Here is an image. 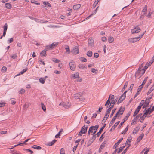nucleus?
<instances>
[{
  "mask_svg": "<svg viewBox=\"0 0 154 154\" xmlns=\"http://www.w3.org/2000/svg\"><path fill=\"white\" fill-rule=\"evenodd\" d=\"M146 32L145 31V32L141 35L139 36L138 37L132 38H129L128 39V42L131 43H134L136 42L137 41H139L142 37L143 35Z\"/></svg>",
  "mask_w": 154,
  "mask_h": 154,
  "instance_id": "nucleus-1",
  "label": "nucleus"
},
{
  "mask_svg": "<svg viewBox=\"0 0 154 154\" xmlns=\"http://www.w3.org/2000/svg\"><path fill=\"white\" fill-rule=\"evenodd\" d=\"M69 65L70 69L72 71H74L75 69L76 65L74 61L71 60L69 63Z\"/></svg>",
  "mask_w": 154,
  "mask_h": 154,
  "instance_id": "nucleus-2",
  "label": "nucleus"
},
{
  "mask_svg": "<svg viewBox=\"0 0 154 154\" xmlns=\"http://www.w3.org/2000/svg\"><path fill=\"white\" fill-rule=\"evenodd\" d=\"M93 39L92 38H90L88 40V47L90 48H91L94 47V43Z\"/></svg>",
  "mask_w": 154,
  "mask_h": 154,
  "instance_id": "nucleus-3",
  "label": "nucleus"
},
{
  "mask_svg": "<svg viewBox=\"0 0 154 154\" xmlns=\"http://www.w3.org/2000/svg\"><path fill=\"white\" fill-rule=\"evenodd\" d=\"M141 30L140 28L138 27H136L133 29H131V32L132 34L134 33H137L140 32Z\"/></svg>",
  "mask_w": 154,
  "mask_h": 154,
  "instance_id": "nucleus-4",
  "label": "nucleus"
},
{
  "mask_svg": "<svg viewBox=\"0 0 154 154\" xmlns=\"http://www.w3.org/2000/svg\"><path fill=\"white\" fill-rule=\"evenodd\" d=\"M95 135H93V137L91 138L90 140L88 141L87 144L88 146H90L91 143L94 141V140L96 139Z\"/></svg>",
  "mask_w": 154,
  "mask_h": 154,
  "instance_id": "nucleus-5",
  "label": "nucleus"
},
{
  "mask_svg": "<svg viewBox=\"0 0 154 154\" xmlns=\"http://www.w3.org/2000/svg\"><path fill=\"white\" fill-rule=\"evenodd\" d=\"M71 52L73 54H76L79 52V48L77 46L74 47L71 51Z\"/></svg>",
  "mask_w": 154,
  "mask_h": 154,
  "instance_id": "nucleus-6",
  "label": "nucleus"
},
{
  "mask_svg": "<svg viewBox=\"0 0 154 154\" xmlns=\"http://www.w3.org/2000/svg\"><path fill=\"white\" fill-rule=\"evenodd\" d=\"M88 128V126L85 125L82 127L81 131L82 132L83 134H85L87 132Z\"/></svg>",
  "mask_w": 154,
  "mask_h": 154,
  "instance_id": "nucleus-7",
  "label": "nucleus"
},
{
  "mask_svg": "<svg viewBox=\"0 0 154 154\" xmlns=\"http://www.w3.org/2000/svg\"><path fill=\"white\" fill-rule=\"evenodd\" d=\"M91 127H93V130H94L95 131H92L91 133V134L93 135L94 134H95L96 131H97V129L98 128L99 125H97L95 126H91Z\"/></svg>",
  "mask_w": 154,
  "mask_h": 154,
  "instance_id": "nucleus-8",
  "label": "nucleus"
},
{
  "mask_svg": "<svg viewBox=\"0 0 154 154\" xmlns=\"http://www.w3.org/2000/svg\"><path fill=\"white\" fill-rule=\"evenodd\" d=\"M143 87V86H142V85H140L139 86V88L137 89V91L134 97V98H135V97L138 95L139 94H140V92L141 91V90L142 88Z\"/></svg>",
  "mask_w": 154,
  "mask_h": 154,
  "instance_id": "nucleus-9",
  "label": "nucleus"
},
{
  "mask_svg": "<svg viewBox=\"0 0 154 154\" xmlns=\"http://www.w3.org/2000/svg\"><path fill=\"white\" fill-rule=\"evenodd\" d=\"M150 101V100H149L148 99H146L144 103L143 104L142 107L143 109H144L147 106L149 105V104Z\"/></svg>",
  "mask_w": 154,
  "mask_h": 154,
  "instance_id": "nucleus-10",
  "label": "nucleus"
},
{
  "mask_svg": "<svg viewBox=\"0 0 154 154\" xmlns=\"http://www.w3.org/2000/svg\"><path fill=\"white\" fill-rule=\"evenodd\" d=\"M125 110V108L121 107L118 110L117 113L118 115H122Z\"/></svg>",
  "mask_w": 154,
  "mask_h": 154,
  "instance_id": "nucleus-11",
  "label": "nucleus"
},
{
  "mask_svg": "<svg viewBox=\"0 0 154 154\" xmlns=\"http://www.w3.org/2000/svg\"><path fill=\"white\" fill-rule=\"evenodd\" d=\"M47 50L46 49H44L43 50L40 54L41 56H45L46 57V51Z\"/></svg>",
  "mask_w": 154,
  "mask_h": 154,
  "instance_id": "nucleus-12",
  "label": "nucleus"
},
{
  "mask_svg": "<svg viewBox=\"0 0 154 154\" xmlns=\"http://www.w3.org/2000/svg\"><path fill=\"white\" fill-rule=\"evenodd\" d=\"M81 5L78 4L75 5L73 6V9L75 10H77L81 7Z\"/></svg>",
  "mask_w": 154,
  "mask_h": 154,
  "instance_id": "nucleus-13",
  "label": "nucleus"
},
{
  "mask_svg": "<svg viewBox=\"0 0 154 154\" xmlns=\"http://www.w3.org/2000/svg\"><path fill=\"white\" fill-rule=\"evenodd\" d=\"M110 111L109 110H107L106 111L105 114V115L104 116V118H106L105 119V121H106V120L107 119L108 117H109V113H110Z\"/></svg>",
  "mask_w": 154,
  "mask_h": 154,
  "instance_id": "nucleus-14",
  "label": "nucleus"
},
{
  "mask_svg": "<svg viewBox=\"0 0 154 154\" xmlns=\"http://www.w3.org/2000/svg\"><path fill=\"white\" fill-rule=\"evenodd\" d=\"M72 77L73 78V79L79 78V73L78 72H77L75 74H72Z\"/></svg>",
  "mask_w": 154,
  "mask_h": 154,
  "instance_id": "nucleus-15",
  "label": "nucleus"
},
{
  "mask_svg": "<svg viewBox=\"0 0 154 154\" xmlns=\"http://www.w3.org/2000/svg\"><path fill=\"white\" fill-rule=\"evenodd\" d=\"M82 95V94L81 93H76L74 94V97L76 99H79L81 97V95Z\"/></svg>",
  "mask_w": 154,
  "mask_h": 154,
  "instance_id": "nucleus-16",
  "label": "nucleus"
},
{
  "mask_svg": "<svg viewBox=\"0 0 154 154\" xmlns=\"http://www.w3.org/2000/svg\"><path fill=\"white\" fill-rule=\"evenodd\" d=\"M64 108L67 109L69 108L70 106V104L69 103H64L63 105Z\"/></svg>",
  "mask_w": 154,
  "mask_h": 154,
  "instance_id": "nucleus-17",
  "label": "nucleus"
},
{
  "mask_svg": "<svg viewBox=\"0 0 154 154\" xmlns=\"http://www.w3.org/2000/svg\"><path fill=\"white\" fill-rule=\"evenodd\" d=\"M147 6L146 5H145L142 11V12L143 13V15H145L146 14V12L147 11Z\"/></svg>",
  "mask_w": 154,
  "mask_h": 154,
  "instance_id": "nucleus-18",
  "label": "nucleus"
},
{
  "mask_svg": "<svg viewBox=\"0 0 154 154\" xmlns=\"http://www.w3.org/2000/svg\"><path fill=\"white\" fill-rule=\"evenodd\" d=\"M144 135V134L143 133H142L141 134L140 136H139L137 139V141L138 142L140 141L143 138Z\"/></svg>",
  "mask_w": 154,
  "mask_h": 154,
  "instance_id": "nucleus-19",
  "label": "nucleus"
},
{
  "mask_svg": "<svg viewBox=\"0 0 154 154\" xmlns=\"http://www.w3.org/2000/svg\"><path fill=\"white\" fill-rule=\"evenodd\" d=\"M127 91H125L120 97L122 100H123L126 97V93Z\"/></svg>",
  "mask_w": 154,
  "mask_h": 154,
  "instance_id": "nucleus-20",
  "label": "nucleus"
},
{
  "mask_svg": "<svg viewBox=\"0 0 154 154\" xmlns=\"http://www.w3.org/2000/svg\"><path fill=\"white\" fill-rule=\"evenodd\" d=\"M100 0H95V2H94V3L92 7L93 8H95L97 5V4L98 2Z\"/></svg>",
  "mask_w": 154,
  "mask_h": 154,
  "instance_id": "nucleus-21",
  "label": "nucleus"
},
{
  "mask_svg": "<svg viewBox=\"0 0 154 154\" xmlns=\"http://www.w3.org/2000/svg\"><path fill=\"white\" fill-rule=\"evenodd\" d=\"M92 52L91 51H89L87 52L86 55L89 57H92Z\"/></svg>",
  "mask_w": 154,
  "mask_h": 154,
  "instance_id": "nucleus-22",
  "label": "nucleus"
},
{
  "mask_svg": "<svg viewBox=\"0 0 154 154\" xmlns=\"http://www.w3.org/2000/svg\"><path fill=\"white\" fill-rule=\"evenodd\" d=\"M150 114V113H149V109H148L146 110L145 112H144V113L143 114L144 116H145V117L146 116L149 117V116H147V115L148 114L149 115Z\"/></svg>",
  "mask_w": 154,
  "mask_h": 154,
  "instance_id": "nucleus-23",
  "label": "nucleus"
},
{
  "mask_svg": "<svg viewBox=\"0 0 154 154\" xmlns=\"http://www.w3.org/2000/svg\"><path fill=\"white\" fill-rule=\"evenodd\" d=\"M114 40V38L112 36H110L108 38V41L109 43L112 42Z\"/></svg>",
  "mask_w": 154,
  "mask_h": 154,
  "instance_id": "nucleus-24",
  "label": "nucleus"
},
{
  "mask_svg": "<svg viewBox=\"0 0 154 154\" xmlns=\"http://www.w3.org/2000/svg\"><path fill=\"white\" fill-rule=\"evenodd\" d=\"M46 49L47 50L52 49L53 48V47L51 45V44L48 45H47L45 47Z\"/></svg>",
  "mask_w": 154,
  "mask_h": 154,
  "instance_id": "nucleus-25",
  "label": "nucleus"
},
{
  "mask_svg": "<svg viewBox=\"0 0 154 154\" xmlns=\"http://www.w3.org/2000/svg\"><path fill=\"white\" fill-rule=\"evenodd\" d=\"M57 141V140H53L52 142H49L48 143V145L49 146H51L53 145L54 143H55V142Z\"/></svg>",
  "mask_w": 154,
  "mask_h": 154,
  "instance_id": "nucleus-26",
  "label": "nucleus"
},
{
  "mask_svg": "<svg viewBox=\"0 0 154 154\" xmlns=\"http://www.w3.org/2000/svg\"><path fill=\"white\" fill-rule=\"evenodd\" d=\"M65 49L66 50V52H68V54H69L70 52V51L69 48V47L68 45H66Z\"/></svg>",
  "mask_w": 154,
  "mask_h": 154,
  "instance_id": "nucleus-27",
  "label": "nucleus"
},
{
  "mask_svg": "<svg viewBox=\"0 0 154 154\" xmlns=\"http://www.w3.org/2000/svg\"><path fill=\"white\" fill-rule=\"evenodd\" d=\"M32 148L34 149H38V150H40L41 149V147L40 146H38L36 145H34L32 146Z\"/></svg>",
  "mask_w": 154,
  "mask_h": 154,
  "instance_id": "nucleus-28",
  "label": "nucleus"
},
{
  "mask_svg": "<svg viewBox=\"0 0 154 154\" xmlns=\"http://www.w3.org/2000/svg\"><path fill=\"white\" fill-rule=\"evenodd\" d=\"M45 80L44 78H41L39 79V82L42 84H43L45 83Z\"/></svg>",
  "mask_w": 154,
  "mask_h": 154,
  "instance_id": "nucleus-29",
  "label": "nucleus"
},
{
  "mask_svg": "<svg viewBox=\"0 0 154 154\" xmlns=\"http://www.w3.org/2000/svg\"><path fill=\"white\" fill-rule=\"evenodd\" d=\"M105 144L103 143L100 145V147L99 149V152L100 153L101 152V150L103 148H104L105 146Z\"/></svg>",
  "mask_w": 154,
  "mask_h": 154,
  "instance_id": "nucleus-30",
  "label": "nucleus"
},
{
  "mask_svg": "<svg viewBox=\"0 0 154 154\" xmlns=\"http://www.w3.org/2000/svg\"><path fill=\"white\" fill-rule=\"evenodd\" d=\"M120 122V121H119L116 122L114 125L112 127V129H114L115 128L117 127V126L118 125L119 123Z\"/></svg>",
  "mask_w": 154,
  "mask_h": 154,
  "instance_id": "nucleus-31",
  "label": "nucleus"
},
{
  "mask_svg": "<svg viewBox=\"0 0 154 154\" xmlns=\"http://www.w3.org/2000/svg\"><path fill=\"white\" fill-rule=\"evenodd\" d=\"M27 70V68L23 69V70L20 72V73L18 74L16 76L20 75V74H23Z\"/></svg>",
  "mask_w": 154,
  "mask_h": 154,
  "instance_id": "nucleus-32",
  "label": "nucleus"
},
{
  "mask_svg": "<svg viewBox=\"0 0 154 154\" xmlns=\"http://www.w3.org/2000/svg\"><path fill=\"white\" fill-rule=\"evenodd\" d=\"M11 6V5L9 3H6L5 4V7L8 9H10Z\"/></svg>",
  "mask_w": 154,
  "mask_h": 154,
  "instance_id": "nucleus-33",
  "label": "nucleus"
},
{
  "mask_svg": "<svg viewBox=\"0 0 154 154\" xmlns=\"http://www.w3.org/2000/svg\"><path fill=\"white\" fill-rule=\"evenodd\" d=\"M7 70V68L5 66H3L2 68L1 71L3 73H5Z\"/></svg>",
  "mask_w": 154,
  "mask_h": 154,
  "instance_id": "nucleus-34",
  "label": "nucleus"
},
{
  "mask_svg": "<svg viewBox=\"0 0 154 154\" xmlns=\"http://www.w3.org/2000/svg\"><path fill=\"white\" fill-rule=\"evenodd\" d=\"M103 130V129H102V128H101L99 131V132H98L96 135H95V136L97 135V137H98L100 134Z\"/></svg>",
  "mask_w": 154,
  "mask_h": 154,
  "instance_id": "nucleus-35",
  "label": "nucleus"
},
{
  "mask_svg": "<svg viewBox=\"0 0 154 154\" xmlns=\"http://www.w3.org/2000/svg\"><path fill=\"white\" fill-rule=\"evenodd\" d=\"M145 70H144L143 69H142L141 71H140V73H141V75H139V78H140L142 76L143 74L145 72Z\"/></svg>",
  "mask_w": 154,
  "mask_h": 154,
  "instance_id": "nucleus-36",
  "label": "nucleus"
},
{
  "mask_svg": "<svg viewBox=\"0 0 154 154\" xmlns=\"http://www.w3.org/2000/svg\"><path fill=\"white\" fill-rule=\"evenodd\" d=\"M140 75H141L140 72H139V71H137L135 73V77H138V79H139V77Z\"/></svg>",
  "mask_w": 154,
  "mask_h": 154,
  "instance_id": "nucleus-37",
  "label": "nucleus"
},
{
  "mask_svg": "<svg viewBox=\"0 0 154 154\" xmlns=\"http://www.w3.org/2000/svg\"><path fill=\"white\" fill-rule=\"evenodd\" d=\"M93 127H90L89 128V130L88 132V135H89L90 134V133L91 134V132H92V131H93Z\"/></svg>",
  "mask_w": 154,
  "mask_h": 154,
  "instance_id": "nucleus-38",
  "label": "nucleus"
},
{
  "mask_svg": "<svg viewBox=\"0 0 154 154\" xmlns=\"http://www.w3.org/2000/svg\"><path fill=\"white\" fill-rule=\"evenodd\" d=\"M128 84V82H125V84H124V87H123V88L122 89V91H124V90L125 89V88L127 86Z\"/></svg>",
  "mask_w": 154,
  "mask_h": 154,
  "instance_id": "nucleus-39",
  "label": "nucleus"
},
{
  "mask_svg": "<svg viewBox=\"0 0 154 154\" xmlns=\"http://www.w3.org/2000/svg\"><path fill=\"white\" fill-rule=\"evenodd\" d=\"M91 71L93 73H96L97 72V70L95 68H92L91 69Z\"/></svg>",
  "mask_w": 154,
  "mask_h": 154,
  "instance_id": "nucleus-40",
  "label": "nucleus"
},
{
  "mask_svg": "<svg viewBox=\"0 0 154 154\" xmlns=\"http://www.w3.org/2000/svg\"><path fill=\"white\" fill-rule=\"evenodd\" d=\"M8 28V24L7 23H6L4 26V30L3 31L6 32L7 29Z\"/></svg>",
  "mask_w": 154,
  "mask_h": 154,
  "instance_id": "nucleus-41",
  "label": "nucleus"
},
{
  "mask_svg": "<svg viewBox=\"0 0 154 154\" xmlns=\"http://www.w3.org/2000/svg\"><path fill=\"white\" fill-rule=\"evenodd\" d=\"M98 8V7L94 10V13L92 14H91L90 15H89V16H88L86 18V19H89L90 18V17L91 16V15H92L93 14H96V12H97V9Z\"/></svg>",
  "mask_w": 154,
  "mask_h": 154,
  "instance_id": "nucleus-42",
  "label": "nucleus"
},
{
  "mask_svg": "<svg viewBox=\"0 0 154 154\" xmlns=\"http://www.w3.org/2000/svg\"><path fill=\"white\" fill-rule=\"evenodd\" d=\"M123 138H121L115 144V145H116V146L118 145L123 140Z\"/></svg>",
  "mask_w": 154,
  "mask_h": 154,
  "instance_id": "nucleus-43",
  "label": "nucleus"
},
{
  "mask_svg": "<svg viewBox=\"0 0 154 154\" xmlns=\"http://www.w3.org/2000/svg\"><path fill=\"white\" fill-rule=\"evenodd\" d=\"M116 108H115L114 109H113L112 110V112H111V114H110V117H111L113 116V115L114 113L115 112V111L116 110Z\"/></svg>",
  "mask_w": 154,
  "mask_h": 154,
  "instance_id": "nucleus-44",
  "label": "nucleus"
},
{
  "mask_svg": "<svg viewBox=\"0 0 154 154\" xmlns=\"http://www.w3.org/2000/svg\"><path fill=\"white\" fill-rule=\"evenodd\" d=\"M117 100L116 99L112 100L111 101V104H112L114 105L117 102Z\"/></svg>",
  "mask_w": 154,
  "mask_h": 154,
  "instance_id": "nucleus-45",
  "label": "nucleus"
},
{
  "mask_svg": "<svg viewBox=\"0 0 154 154\" xmlns=\"http://www.w3.org/2000/svg\"><path fill=\"white\" fill-rule=\"evenodd\" d=\"M43 3L45 5H47L49 7H51V5L50 4V3H49L48 2H43Z\"/></svg>",
  "mask_w": 154,
  "mask_h": 154,
  "instance_id": "nucleus-46",
  "label": "nucleus"
},
{
  "mask_svg": "<svg viewBox=\"0 0 154 154\" xmlns=\"http://www.w3.org/2000/svg\"><path fill=\"white\" fill-rule=\"evenodd\" d=\"M111 101L110 100H108L107 101H106L105 104V106H106L107 105H109L110 104L109 106H111Z\"/></svg>",
  "mask_w": 154,
  "mask_h": 154,
  "instance_id": "nucleus-47",
  "label": "nucleus"
},
{
  "mask_svg": "<svg viewBox=\"0 0 154 154\" xmlns=\"http://www.w3.org/2000/svg\"><path fill=\"white\" fill-rule=\"evenodd\" d=\"M25 92V90L23 89H21L19 91V93L22 94H24Z\"/></svg>",
  "mask_w": 154,
  "mask_h": 154,
  "instance_id": "nucleus-48",
  "label": "nucleus"
},
{
  "mask_svg": "<svg viewBox=\"0 0 154 154\" xmlns=\"http://www.w3.org/2000/svg\"><path fill=\"white\" fill-rule=\"evenodd\" d=\"M139 111V110L136 109L135 110L134 112V114L133 116L135 117L138 113Z\"/></svg>",
  "mask_w": 154,
  "mask_h": 154,
  "instance_id": "nucleus-49",
  "label": "nucleus"
},
{
  "mask_svg": "<svg viewBox=\"0 0 154 154\" xmlns=\"http://www.w3.org/2000/svg\"><path fill=\"white\" fill-rule=\"evenodd\" d=\"M41 106H42V109L44 111H45L46 110V107L45 106V105L43 103H41Z\"/></svg>",
  "mask_w": 154,
  "mask_h": 154,
  "instance_id": "nucleus-50",
  "label": "nucleus"
},
{
  "mask_svg": "<svg viewBox=\"0 0 154 154\" xmlns=\"http://www.w3.org/2000/svg\"><path fill=\"white\" fill-rule=\"evenodd\" d=\"M128 125L126 128L123 131V132L121 133V134H125V133L127 131L128 129Z\"/></svg>",
  "mask_w": 154,
  "mask_h": 154,
  "instance_id": "nucleus-51",
  "label": "nucleus"
},
{
  "mask_svg": "<svg viewBox=\"0 0 154 154\" xmlns=\"http://www.w3.org/2000/svg\"><path fill=\"white\" fill-rule=\"evenodd\" d=\"M114 106V104H112V105H111L110 106H109V108L107 109L108 110H109L110 112L111 110L112 109L113 107Z\"/></svg>",
  "mask_w": 154,
  "mask_h": 154,
  "instance_id": "nucleus-52",
  "label": "nucleus"
},
{
  "mask_svg": "<svg viewBox=\"0 0 154 154\" xmlns=\"http://www.w3.org/2000/svg\"><path fill=\"white\" fill-rule=\"evenodd\" d=\"M145 103V100H142L141 101L139 106H143V105Z\"/></svg>",
  "mask_w": 154,
  "mask_h": 154,
  "instance_id": "nucleus-53",
  "label": "nucleus"
},
{
  "mask_svg": "<svg viewBox=\"0 0 154 154\" xmlns=\"http://www.w3.org/2000/svg\"><path fill=\"white\" fill-rule=\"evenodd\" d=\"M115 120H116L112 118V120L109 124V125L110 126H111L114 123Z\"/></svg>",
  "mask_w": 154,
  "mask_h": 154,
  "instance_id": "nucleus-54",
  "label": "nucleus"
},
{
  "mask_svg": "<svg viewBox=\"0 0 154 154\" xmlns=\"http://www.w3.org/2000/svg\"><path fill=\"white\" fill-rule=\"evenodd\" d=\"M35 21L38 23H45L44 22H43V21L37 19L36 18V19L35 20Z\"/></svg>",
  "mask_w": 154,
  "mask_h": 154,
  "instance_id": "nucleus-55",
  "label": "nucleus"
},
{
  "mask_svg": "<svg viewBox=\"0 0 154 154\" xmlns=\"http://www.w3.org/2000/svg\"><path fill=\"white\" fill-rule=\"evenodd\" d=\"M81 60L83 62H86L87 61V59L83 57H81Z\"/></svg>",
  "mask_w": 154,
  "mask_h": 154,
  "instance_id": "nucleus-56",
  "label": "nucleus"
},
{
  "mask_svg": "<svg viewBox=\"0 0 154 154\" xmlns=\"http://www.w3.org/2000/svg\"><path fill=\"white\" fill-rule=\"evenodd\" d=\"M17 54H15L11 56V57L13 59H15L17 58Z\"/></svg>",
  "mask_w": 154,
  "mask_h": 154,
  "instance_id": "nucleus-57",
  "label": "nucleus"
},
{
  "mask_svg": "<svg viewBox=\"0 0 154 154\" xmlns=\"http://www.w3.org/2000/svg\"><path fill=\"white\" fill-rule=\"evenodd\" d=\"M79 100L81 101H83L85 100V98L84 97H82V95L81 96L80 98H79Z\"/></svg>",
  "mask_w": 154,
  "mask_h": 154,
  "instance_id": "nucleus-58",
  "label": "nucleus"
},
{
  "mask_svg": "<svg viewBox=\"0 0 154 154\" xmlns=\"http://www.w3.org/2000/svg\"><path fill=\"white\" fill-rule=\"evenodd\" d=\"M79 67L80 69H84L85 67V66L82 64H80L79 65Z\"/></svg>",
  "mask_w": 154,
  "mask_h": 154,
  "instance_id": "nucleus-59",
  "label": "nucleus"
},
{
  "mask_svg": "<svg viewBox=\"0 0 154 154\" xmlns=\"http://www.w3.org/2000/svg\"><path fill=\"white\" fill-rule=\"evenodd\" d=\"M60 154H65L64 149L63 148H62L61 149Z\"/></svg>",
  "mask_w": 154,
  "mask_h": 154,
  "instance_id": "nucleus-60",
  "label": "nucleus"
},
{
  "mask_svg": "<svg viewBox=\"0 0 154 154\" xmlns=\"http://www.w3.org/2000/svg\"><path fill=\"white\" fill-rule=\"evenodd\" d=\"M129 146H128L124 150L123 152L121 154H125L127 150L129 148Z\"/></svg>",
  "mask_w": 154,
  "mask_h": 154,
  "instance_id": "nucleus-61",
  "label": "nucleus"
},
{
  "mask_svg": "<svg viewBox=\"0 0 154 154\" xmlns=\"http://www.w3.org/2000/svg\"><path fill=\"white\" fill-rule=\"evenodd\" d=\"M53 61L55 62V63H59L60 62V61L57 59H55L52 60Z\"/></svg>",
  "mask_w": 154,
  "mask_h": 154,
  "instance_id": "nucleus-62",
  "label": "nucleus"
},
{
  "mask_svg": "<svg viewBox=\"0 0 154 154\" xmlns=\"http://www.w3.org/2000/svg\"><path fill=\"white\" fill-rule=\"evenodd\" d=\"M99 56V54L98 53H95L94 54V57L95 58H98Z\"/></svg>",
  "mask_w": 154,
  "mask_h": 154,
  "instance_id": "nucleus-63",
  "label": "nucleus"
},
{
  "mask_svg": "<svg viewBox=\"0 0 154 154\" xmlns=\"http://www.w3.org/2000/svg\"><path fill=\"white\" fill-rule=\"evenodd\" d=\"M101 39L104 42H105L107 41V38L105 37H102Z\"/></svg>",
  "mask_w": 154,
  "mask_h": 154,
  "instance_id": "nucleus-64",
  "label": "nucleus"
}]
</instances>
